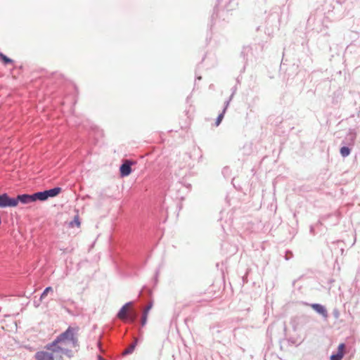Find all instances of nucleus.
I'll return each instance as SVG.
<instances>
[{"mask_svg":"<svg viewBox=\"0 0 360 360\" xmlns=\"http://www.w3.org/2000/svg\"><path fill=\"white\" fill-rule=\"evenodd\" d=\"M79 330L78 326H69L44 348L55 353L56 359H62L63 355L71 356L73 349L79 347Z\"/></svg>","mask_w":360,"mask_h":360,"instance_id":"1","label":"nucleus"},{"mask_svg":"<svg viewBox=\"0 0 360 360\" xmlns=\"http://www.w3.org/2000/svg\"><path fill=\"white\" fill-rule=\"evenodd\" d=\"M133 309V302H129L125 304L118 312L117 316L122 321H127L129 313Z\"/></svg>","mask_w":360,"mask_h":360,"instance_id":"2","label":"nucleus"},{"mask_svg":"<svg viewBox=\"0 0 360 360\" xmlns=\"http://www.w3.org/2000/svg\"><path fill=\"white\" fill-rule=\"evenodd\" d=\"M16 207V201L10 198L6 193L0 195V208Z\"/></svg>","mask_w":360,"mask_h":360,"instance_id":"3","label":"nucleus"},{"mask_svg":"<svg viewBox=\"0 0 360 360\" xmlns=\"http://www.w3.org/2000/svg\"><path fill=\"white\" fill-rule=\"evenodd\" d=\"M36 360H54L55 353L49 350L37 352L34 355Z\"/></svg>","mask_w":360,"mask_h":360,"instance_id":"4","label":"nucleus"},{"mask_svg":"<svg viewBox=\"0 0 360 360\" xmlns=\"http://www.w3.org/2000/svg\"><path fill=\"white\" fill-rule=\"evenodd\" d=\"M134 162L131 160H126L124 161L123 164L120 166V172L121 176H127L131 172V165Z\"/></svg>","mask_w":360,"mask_h":360,"instance_id":"5","label":"nucleus"},{"mask_svg":"<svg viewBox=\"0 0 360 360\" xmlns=\"http://www.w3.org/2000/svg\"><path fill=\"white\" fill-rule=\"evenodd\" d=\"M14 200L16 201V206L18 205V202H21L22 204H29L34 202V198L32 195L29 194H22L18 195L16 198H13Z\"/></svg>","mask_w":360,"mask_h":360,"instance_id":"6","label":"nucleus"},{"mask_svg":"<svg viewBox=\"0 0 360 360\" xmlns=\"http://www.w3.org/2000/svg\"><path fill=\"white\" fill-rule=\"evenodd\" d=\"M345 345L341 343L338 346V351L337 354L330 356V360H342L345 354Z\"/></svg>","mask_w":360,"mask_h":360,"instance_id":"7","label":"nucleus"},{"mask_svg":"<svg viewBox=\"0 0 360 360\" xmlns=\"http://www.w3.org/2000/svg\"><path fill=\"white\" fill-rule=\"evenodd\" d=\"M311 307L324 317L327 316V311L323 306L319 304H311Z\"/></svg>","mask_w":360,"mask_h":360,"instance_id":"8","label":"nucleus"},{"mask_svg":"<svg viewBox=\"0 0 360 360\" xmlns=\"http://www.w3.org/2000/svg\"><path fill=\"white\" fill-rule=\"evenodd\" d=\"M45 191H46V194L47 195V199H48L49 197L52 198V197H55V196L58 195L60 193L61 188L59 187H56V188H53L52 189L47 190Z\"/></svg>","mask_w":360,"mask_h":360,"instance_id":"9","label":"nucleus"},{"mask_svg":"<svg viewBox=\"0 0 360 360\" xmlns=\"http://www.w3.org/2000/svg\"><path fill=\"white\" fill-rule=\"evenodd\" d=\"M33 198H34V202L37 200H46L47 199V195L46 194V191L38 192L32 194Z\"/></svg>","mask_w":360,"mask_h":360,"instance_id":"10","label":"nucleus"},{"mask_svg":"<svg viewBox=\"0 0 360 360\" xmlns=\"http://www.w3.org/2000/svg\"><path fill=\"white\" fill-rule=\"evenodd\" d=\"M80 224H80L79 216L76 215L74 217V219L72 221L70 222L69 226L70 227H74L75 226H76L77 227H79Z\"/></svg>","mask_w":360,"mask_h":360,"instance_id":"11","label":"nucleus"},{"mask_svg":"<svg viewBox=\"0 0 360 360\" xmlns=\"http://www.w3.org/2000/svg\"><path fill=\"white\" fill-rule=\"evenodd\" d=\"M0 60L5 64L12 63L13 60L0 52Z\"/></svg>","mask_w":360,"mask_h":360,"instance_id":"12","label":"nucleus"},{"mask_svg":"<svg viewBox=\"0 0 360 360\" xmlns=\"http://www.w3.org/2000/svg\"><path fill=\"white\" fill-rule=\"evenodd\" d=\"M136 317H137V314H136V311L134 310V309L133 308L131 313H129V314L127 320L129 321L130 322H134Z\"/></svg>","mask_w":360,"mask_h":360,"instance_id":"13","label":"nucleus"},{"mask_svg":"<svg viewBox=\"0 0 360 360\" xmlns=\"http://www.w3.org/2000/svg\"><path fill=\"white\" fill-rule=\"evenodd\" d=\"M136 341L137 340H135V342L131 344L127 349H126L124 352H123V354H131L132 353V352L135 349V347H136Z\"/></svg>","mask_w":360,"mask_h":360,"instance_id":"14","label":"nucleus"},{"mask_svg":"<svg viewBox=\"0 0 360 360\" xmlns=\"http://www.w3.org/2000/svg\"><path fill=\"white\" fill-rule=\"evenodd\" d=\"M340 153H341L342 156L347 157V155H349L350 150L347 147H345V146L342 147L340 149Z\"/></svg>","mask_w":360,"mask_h":360,"instance_id":"15","label":"nucleus"},{"mask_svg":"<svg viewBox=\"0 0 360 360\" xmlns=\"http://www.w3.org/2000/svg\"><path fill=\"white\" fill-rule=\"evenodd\" d=\"M224 110L223 111V112H221V114L219 115V116L216 120V126H219L220 124V123L221 122V121L224 118Z\"/></svg>","mask_w":360,"mask_h":360,"instance_id":"16","label":"nucleus"},{"mask_svg":"<svg viewBox=\"0 0 360 360\" xmlns=\"http://www.w3.org/2000/svg\"><path fill=\"white\" fill-rule=\"evenodd\" d=\"M148 314H146V313H144V312L143 314V316H142V319H141V326H144L146 324L147 319H148Z\"/></svg>","mask_w":360,"mask_h":360,"instance_id":"17","label":"nucleus"},{"mask_svg":"<svg viewBox=\"0 0 360 360\" xmlns=\"http://www.w3.org/2000/svg\"><path fill=\"white\" fill-rule=\"evenodd\" d=\"M52 288L51 287H47L44 290V292H42L41 295V298H44V297H46L47 295V294L49 293V292L50 291H52Z\"/></svg>","mask_w":360,"mask_h":360,"instance_id":"18","label":"nucleus"},{"mask_svg":"<svg viewBox=\"0 0 360 360\" xmlns=\"http://www.w3.org/2000/svg\"><path fill=\"white\" fill-rule=\"evenodd\" d=\"M151 307H152V304H148L146 307V308L144 309L143 312L146 313V314H148V312H149L150 309H151Z\"/></svg>","mask_w":360,"mask_h":360,"instance_id":"19","label":"nucleus"}]
</instances>
